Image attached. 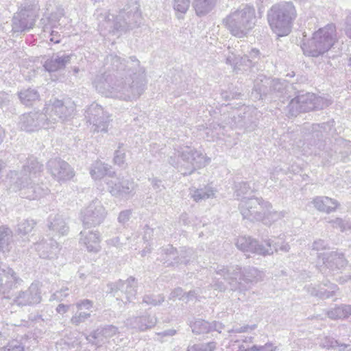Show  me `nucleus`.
I'll list each match as a JSON object with an SVG mask.
<instances>
[{"label":"nucleus","instance_id":"obj_1","mask_svg":"<svg viewBox=\"0 0 351 351\" xmlns=\"http://www.w3.org/2000/svg\"><path fill=\"white\" fill-rule=\"evenodd\" d=\"M107 70L97 74L93 85L106 97L132 101L138 99L145 89V69L134 56L128 60L110 54L106 57Z\"/></svg>","mask_w":351,"mask_h":351},{"label":"nucleus","instance_id":"obj_2","mask_svg":"<svg viewBox=\"0 0 351 351\" xmlns=\"http://www.w3.org/2000/svg\"><path fill=\"white\" fill-rule=\"evenodd\" d=\"M42 165L36 158H28L20 173L15 171H10L8 173V178L12 183L11 187L15 191H19L23 197L29 199H36L45 196L49 193L48 188L35 183V180L40 175Z\"/></svg>","mask_w":351,"mask_h":351},{"label":"nucleus","instance_id":"obj_3","mask_svg":"<svg viewBox=\"0 0 351 351\" xmlns=\"http://www.w3.org/2000/svg\"><path fill=\"white\" fill-rule=\"evenodd\" d=\"M119 11L115 13L100 12L97 10V19L99 26L108 29L110 32H125L129 29L138 27L142 21L140 5L136 1H125L119 5Z\"/></svg>","mask_w":351,"mask_h":351},{"label":"nucleus","instance_id":"obj_4","mask_svg":"<svg viewBox=\"0 0 351 351\" xmlns=\"http://www.w3.org/2000/svg\"><path fill=\"white\" fill-rule=\"evenodd\" d=\"M297 18V10L291 1L273 5L267 13V19L271 31L278 37L288 36L292 31Z\"/></svg>","mask_w":351,"mask_h":351},{"label":"nucleus","instance_id":"obj_5","mask_svg":"<svg viewBox=\"0 0 351 351\" xmlns=\"http://www.w3.org/2000/svg\"><path fill=\"white\" fill-rule=\"evenodd\" d=\"M215 271L217 274L223 277L232 290L247 289L252 285L261 281L264 278L263 272L255 267H247L241 270L238 265L228 267L218 265L215 268Z\"/></svg>","mask_w":351,"mask_h":351},{"label":"nucleus","instance_id":"obj_6","mask_svg":"<svg viewBox=\"0 0 351 351\" xmlns=\"http://www.w3.org/2000/svg\"><path fill=\"white\" fill-rule=\"evenodd\" d=\"M230 34L237 38L246 36L256 25V12L252 6L245 5L232 10L223 20Z\"/></svg>","mask_w":351,"mask_h":351},{"label":"nucleus","instance_id":"obj_7","mask_svg":"<svg viewBox=\"0 0 351 351\" xmlns=\"http://www.w3.org/2000/svg\"><path fill=\"white\" fill-rule=\"evenodd\" d=\"M209 162L210 158H207L201 152L188 145L180 147L174 156H170L169 160V162L179 169L184 176L191 174L196 169L204 167Z\"/></svg>","mask_w":351,"mask_h":351},{"label":"nucleus","instance_id":"obj_8","mask_svg":"<svg viewBox=\"0 0 351 351\" xmlns=\"http://www.w3.org/2000/svg\"><path fill=\"white\" fill-rule=\"evenodd\" d=\"M337 31L334 24H328L314 32L312 38L304 42L302 49L306 56L318 57L327 52L337 42Z\"/></svg>","mask_w":351,"mask_h":351},{"label":"nucleus","instance_id":"obj_9","mask_svg":"<svg viewBox=\"0 0 351 351\" xmlns=\"http://www.w3.org/2000/svg\"><path fill=\"white\" fill-rule=\"evenodd\" d=\"M40 6L36 0H27L21 3L12 17V32L21 33L32 29L38 16Z\"/></svg>","mask_w":351,"mask_h":351},{"label":"nucleus","instance_id":"obj_10","mask_svg":"<svg viewBox=\"0 0 351 351\" xmlns=\"http://www.w3.org/2000/svg\"><path fill=\"white\" fill-rule=\"evenodd\" d=\"M40 6L36 0H27L21 3L12 17V32L21 33L32 29L38 16Z\"/></svg>","mask_w":351,"mask_h":351},{"label":"nucleus","instance_id":"obj_11","mask_svg":"<svg viewBox=\"0 0 351 351\" xmlns=\"http://www.w3.org/2000/svg\"><path fill=\"white\" fill-rule=\"evenodd\" d=\"M270 207L271 204L269 202L258 197L244 199L239 204L243 217L252 221H260L263 219V215Z\"/></svg>","mask_w":351,"mask_h":351},{"label":"nucleus","instance_id":"obj_12","mask_svg":"<svg viewBox=\"0 0 351 351\" xmlns=\"http://www.w3.org/2000/svg\"><path fill=\"white\" fill-rule=\"evenodd\" d=\"M56 118H48L45 111L43 112H30L20 117L19 125L21 130L27 132L36 131L40 128L48 129L53 128Z\"/></svg>","mask_w":351,"mask_h":351},{"label":"nucleus","instance_id":"obj_13","mask_svg":"<svg viewBox=\"0 0 351 351\" xmlns=\"http://www.w3.org/2000/svg\"><path fill=\"white\" fill-rule=\"evenodd\" d=\"M105 182L108 192L114 197L128 200L136 193V184L132 179L106 178Z\"/></svg>","mask_w":351,"mask_h":351},{"label":"nucleus","instance_id":"obj_14","mask_svg":"<svg viewBox=\"0 0 351 351\" xmlns=\"http://www.w3.org/2000/svg\"><path fill=\"white\" fill-rule=\"evenodd\" d=\"M235 245L239 250L246 254L265 256L274 253L270 239L265 240L264 243H261L251 237L241 236L237 239Z\"/></svg>","mask_w":351,"mask_h":351},{"label":"nucleus","instance_id":"obj_15","mask_svg":"<svg viewBox=\"0 0 351 351\" xmlns=\"http://www.w3.org/2000/svg\"><path fill=\"white\" fill-rule=\"evenodd\" d=\"M86 118L93 132L106 133L111 121L110 114L97 104H92L86 110Z\"/></svg>","mask_w":351,"mask_h":351},{"label":"nucleus","instance_id":"obj_16","mask_svg":"<svg viewBox=\"0 0 351 351\" xmlns=\"http://www.w3.org/2000/svg\"><path fill=\"white\" fill-rule=\"evenodd\" d=\"M44 111H45L48 118H50V115L56 118V122L58 119L66 121L71 119L75 115V104L69 98L63 100L55 99L51 104L46 105Z\"/></svg>","mask_w":351,"mask_h":351},{"label":"nucleus","instance_id":"obj_17","mask_svg":"<svg viewBox=\"0 0 351 351\" xmlns=\"http://www.w3.org/2000/svg\"><path fill=\"white\" fill-rule=\"evenodd\" d=\"M107 215V211L98 199L90 202L81 212V219L84 226L90 228L101 223Z\"/></svg>","mask_w":351,"mask_h":351},{"label":"nucleus","instance_id":"obj_18","mask_svg":"<svg viewBox=\"0 0 351 351\" xmlns=\"http://www.w3.org/2000/svg\"><path fill=\"white\" fill-rule=\"evenodd\" d=\"M41 292L38 282H33L25 291L18 292L12 304L18 306H32L41 302Z\"/></svg>","mask_w":351,"mask_h":351},{"label":"nucleus","instance_id":"obj_19","mask_svg":"<svg viewBox=\"0 0 351 351\" xmlns=\"http://www.w3.org/2000/svg\"><path fill=\"white\" fill-rule=\"evenodd\" d=\"M22 283L23 280L11 267L5 265H0V294L8 293Z\"/></svg>","mask_w":351,"mask_h":351},{"label":"nucleus","instance_id":"obj_20","mask_svg":"<svg viewBox=\"0 0 351 351\" xmlns=\"http://www.w3.org/2000/svg\"><path fill=\"white\" fill-rule=\"evenodd\" d=\"M47 168L52 176L58 181H66L74 176V171L65 161L60 158L51 159Z\"/></svg>","mask_w":351,"mask_h":351},{"label":"nucleus","instance_id":"obj_21","mask_svg":"<svg viewBox=\"0 0 351 351\" xmlns=\"http://www.w3.org/2000/svg\"><path fill=\"white\" fill-rule=\"evenodd\" d=\"M260 55L258 49L252 48L247 54H245L242 57L237 56L232 53L231 55L226 57V64L232 66L234 69L240 70V66H241L246 67L243 68V69H246L254 66V64L259 60Z\"/></svg>","mask_w":351,"mask_h":351},{"label":"nucleus","instance_id":"obj_22","mask_svg":"<svg viewBox=\"0 0 351 351\" xmlns=\"http://www.w3.org/2000/svg\"><path fill=\"white\" fill-rule=\"evenodd\" d=\"M157 323V317L154 315L145 313L141 315L130 317L125 321L127 328L138 332H145L154 328Z\"/></svg>","mask_w":351,"mask_h":351},{"label":"nucleus","instance_id":"obj_23","mask_svg":"<svg viewBox=\"0 0 351 351\" xmlns=\"http://www.w3.org/2000/svg\"><path fill=\"white\" fill-rule=\"evenodd\" d=\"M315 95L311 93L299 95L292 99L288 105L289 112L295 115L299 112H306L315 109L313 99Z\"/></svg>","mask_w":351,"mask_h":351},{"label":"nucleus","instance_id":"obj_24","mask_svg":"<svg viewBox=\"0 0 351 351\" xmlns=\"http://www.w3.org/2000/svg\"><path fill=\"white\" fill-rule=\"evenodd\" d=\"M101 236L98 231L82 230L80 233L79 243L88 252L97 253L101 249Z\"/></svg>","mask_w":351,"mask_h":351},{"label":"nucleus","instance_id":"obj_25","mask_svg":"<svg viewBox=\"0 0 351 351\" xmlns=\"http://www.w3.org/2000/svg\"><path fill=\"white\" fill-rule=\"evenodd\" d=\"M306 289L309 294L322 300L332 297L339 290L337 285L330 283L328 281L324 282L317 285H310L306 287Z\"/></svg>","mask_w":351,"mask_h":351},{"label":"nucleus","instance_id":"obj_26","mask_svg":"<svg viewBox=\"0 0 351 351\" xmlns=\"http://www.w3.org/2000/svg\"><path fill=\"white\" fill-rule=\"evenodd\" d=\"M111 291L117 293L120 291L125 295V303L131 302L136 295V282L134 278L130 277L125 281L119 280L112 285Z\"/></svg>","mask_w":351,"mask_h":351},{"label":"nucleus","instance_id":"obj_27","mask_svg":"<svg viewBox=\"0 0 351 351\" xmlns=\"http://www.w3.org/2000/svg\"><path fill=\"white\" fill-rule=\"evenodd\" d=\"M35 250L39 256L45 259H54L60 252L58 243L53 239L43 240L35 244Z\"/></svg>","mask_w":351,"mask_h":351},{"label":"nucleus","instance_id":"obj_28","mask_svg":"<svg viewBox=\"0 0 351 351\" xmlns=\"http://www.w3.org/2000/svg\"><path fill=\"white\" fill-rule=\"evenodd\" d=\"M317 257L319 260H322V263L325 265L326 267L332 270L335 269H343L348 263L343 254L336 251L324 254L319 253Z\"/></svg>","mask_w":351,"mask_h":351},{"label":"nucleus","instance_id":"obj_29","mask_svg":"<svg viewBox=\"0 0 351 351\" xmlns=\"http://www.w3.org/2000/svg\"><path fill=\"white\" fill-rule=\"evenodd\" d=\"M49 234L53 237H60L67 233L69 227L61 215L51 214L47 220Z\"/></svg>","mask_w":351,"mask_h":351},{"label":"nucleus","instance_id":"obj_30","mask_svg":"<svg viewBox=\"0 0 351 351\" xmlns=\"http://www.w3.org/2000/svg\"><path fill=\"white\" fill-rule=\"evenodd\" d=\"M71 55L66 53L53 54L50 58L47 59L45 64V69L49 72H55L65 68L70 63Z\"/></svg>","mask_w":351,"mask_h":351},{"label":"nucleus","instance_id":"obj_31","mask_svg":"<svg viewBox=\"0 0 351 351\" xmlns=\"http://www.w3.org/2000/svg\"><path fill=\"white\" fill-rule=\"evenodd\" d=\"M312 204L317 210L328 214L335 212L340 206L337 200L327 196H317Z\"/></svg>","mask_w":351,"mask_h":351},{"label":"nucleus","instance_id":"obj_32","mask_svg":"<svg viewBox=\"0 0 351 351\" xmlns=\"http://www.w3.org/2000/svg\"><path fill=\"white\" fill-rule=\"evenodd\" d=\"M118 333V328L112 325H107L103 328H97L86 339L92 343L97 344L104 339L111 338Z\"/></svg>","mask_w":351,"mask_h":351},{"label":"nucleus","instance_id":"obj_33","mask_svg":"<svg viewBox=\"0 0 351 351\" xmlns=\"http://www.w3.org/2000/svg\"><path fill=\"white\" fill-rule=\"evenodd\" d=\"M318 150H315V155H319L323 160V163L332 164L337 162L339 159V156L337 154L336 150H333L332 148L327 147L324 142H319L317 144Z\"/></svg>","mask_w":351,"mask_h":351},{"label":"nucleus","instance_id":"obj_34","mask_svg":"<svg viewBox=\"0 0 351 351\" xmlns=\"http://www.w3.org/2000/svg\"><path fill=\"white\" fill-rule=\"evenodd\" d=\"M217 0H193V7L198 16H203L210 12L217 4Z\"/></svg>","mask_w":351,"mask_h":351},{"label":"nucleus","instance_id":"obj_35","mask_svg":"<svg viewBox=\"0 0 351 351\" xmlns=\"http://www.w3.org/2000/svg\"><path fill=\"white\" fill-rule=\"evenodd\" d=\"M274 89H277L276 86L280 84L279 80H274L271 81L269 79L267 78L265 76L261 75L259 76L254 82V90L260 95V97L262 95H266L267 92V86L271 84Z\"/></svg>","mask_w":351,"mask_h":351},{"label":"nucleus","instance_id":"obj_36","mask_svg":"<svg viewBox=\"0 0 351 351\" xmlns=\"http://www.w3.org/2000/svg\"><path fill=\"white\" fill-rule=\"evenodd\" d=\"M216 190L210 185H207L201 189H191L190 195L195 202L203 199L213 198L215 197Z\"/></svg>","mask_w":351,"mask_h":351},{"label":"nucleus","instance_id":"obj_37","mask_svg":"<svg viewBox=\"0 0 351 351\" xmlns=\"http://www.w3.org/2000/svg\"><path fill=\"white\" fill-rule=\"evenodd\" d=\"M160 254V261L162 262L163 264H166L167 266L178 264L176 263V261H178V253L172 245H168L161 249Z\"/></svg>","mask_w":351,"mask_h":351},{"label":"nucleus","instance_id":"obj_38","mask_svg":"<svg viewBox=\"0 0 351 351\" xmlns=\"http://www.w3.org/2000/svg\"><path fill=\"white\" fill-rule=\"evenodd\" d=\"M326 314L331 319H345L351 315V305L341 304L327 311Z\"/></svg>","mask_w":351,"mask_h":351},{"label":"nucleus","instance_id":"obj_39","mask_svg":"<svg viewBox=\"0 0 351 351\" xmlns=\"http://www.w3.org/2000/svg\"><path fill=\"white\" fill-rule=\"evenodd\" d=\"M18 95L21 102L25 106H32L40 97L38 92L32 88L20 90Z\"/></svg>","mask_w":351,"mask_h":351},{"label":"nucleus","instance_id":"obj_40","mask_svg":"<svg viewBox=\"0 0 351 351\" xmlns=\"http://www.w3.org/2000/svg\"><path fill=\"white\" fill-rule=\"evenodd\" d=\"M235 195L238 199L243 200L244 199H250L254 197L252 195L254 193L255 189H252L248 182H242L236 185Z\"/></svg>","mask_w":351,"mask_h":351},{"label":"nucleus","instance_id":"obj_41","mask_svg":"<svg viewBox=\"0 0 351 351\" xmlns=\"http://www.w3.org/2000/svg\"><path fill=\"white\" fill-rule=\"evenodd\" d=\"M200 128V126H199ZM204 130V127L201 125ZM223 128L217 123H212L208 127L205 128V136L208 141H214L219 138L220 135L223 134Z\"/></svg>","mask_w":351,"mask_h":351},{"label":"nucleus","instance_id":"obj_42","mask_svg":"<svg viewBox=\"0 0 351 351\" xmlns=\"http://www.w3.org/2000/svg\"><path fill=\"white\" fill-rule=\"evenodd\" d=\"M271 209L272 206L271 205V207L263 215V219H261L260 221H262L265 225L270 226L272 223L284 218L287 215V213L284 210L275 211Z\"/></svg>","mask_w":351,"mask_h":351},{"label":"nucleus","instance_id":"obj_43","mask_svg":"<svg viewBox=\"0 0 351 351\" xmlns=\"http://www.w3.org/2000/svg\"><path fill=\"white\" fill-rule=\"evenodd\" d=\"M108 170L107 165L101 161H96L92 165L90 173L94 180H98L106 175Z\"/></svg>","mask_w":351,"mask_h":351},{"label":"nucleus","instance_id":"obj_44","mask_svg":"<svg viewBox=\"0 0 351 351\" xmlns=\"http://www.w3.org/2000/svg\"><path fill=\"white\" fill-rule=\"evenodd\" d=\"M12 237V230L7 226H0V250H4L10 244Z\"/></svg>","mask_w":351,"mask_h":351},{"label":"nucleus","instance_id":"obj_45","mask_svg":"<svg viewBox=\"0 0 351 351\" xmlns=\"http://www.w3.org/2000/svg\"><path fill=\"white\" fill-rule=\"evenodd\" d=\"M192 331L196 334L206 333L212 330L211 324L203 319H197L191 325Z\"/></svg>","mask_w":351,"mask_h":351},{"label":"nucleus","instance_id":"obj_46","mask_svg":"<svg viewBox=\"0 0 351 351\" xmlns=\"http://www.w3.org/2000/svg\"><path fill=\"white\" fill-rule=\"evenodd\" d=\"M178 261H176L178 264H188L192 259L195 258L194 251L191 248L182 247L180 249L178 255Z\"/></svg>","mask_w":351,"mask_h":351},{"label":"nucleus","instance_id":"obj_47","mask_svg":"<svg viewBox=\"0 0 351 351\" xmlns=\"http://www.w3.org/2000/svg\"><path fill=\"white\" fill-rule=\"evenodd\" d=\"M35 224L33 219H23L19 223L17 230L23 234H28L33 230Z\"/></svg>","mask_w":351,"mask_h":351},{"label":"nucleus","instance_id":"obj_48","mask_svg":"<svg viewBox=\"0 0 351 351\" xmlns=\"http://www.w3.org/2000/svg\"><path fill=\"white\" fill-rule=\"evenodd\" d=\"M191 0H173L174 10L180 14H185L190 7Z\"/></svg>","mask_w":351,"mask_h":351},{"label":"nucleus","instance_id":"obj_49","mask_svg":"<svg viewBox=\"0 0 351 351\" xmlns=\"http://www.w3.org/2000/svg\"><path fill=\"white\" fill-rule=\"evenodd\" d=\"M165 298L162 295H145L143 298V303L147 305L156 306L164 302Z\"/></svg>","mask_w":351,"mask_h":351},{"label":"nucleus","instance_id":"obj_50","mask_svg":"<svg viewBox=\"0 0 351 351\" xmlns=\"http://www.w3.org/2000/svg\"><path fill=\"white\" fill-rule=\"evenodd\" d=\"M1 351H25V346L17 339H12L1 349Z\"/></svg>","mask_w":351,"mask_h":351},{"label":"nucleus","instance_id":"obj_51","mask_svg":"<svg viewBox=\"0 0 351 351\" xmlns=\"http://www.w3.org/2000/svg\"><path fill=\"white\" fill-rule=\"evenodd\" d=\"M315 99H313V105L315 106L314 110H321L328 107L332 104V101L330 99H327L323 97L316 96L315 95Z\"/></svg>","mask_w":351,"mask_h":351},{"label":"nucleus","instance_id":"obj_52","mask_svg":"<svg viewBox=\"0 0 351 351\" xmlns=\"http://www.w3.org/2000/svg\"><path fill=\"white\" fill-rule=\"evenodd\" d=\"M319 346L323 348L331 349L337 347L339 342L333 337L325 336L321 339Z\"/></svg>","mask_w":351,"mask_h":351},{"label":"nucleus","instance_id":"obj_53","mask_svg":"<svg viewBox=\"0 0 351 351\" xmlns=\"http://www.w3.org/2000/svg\"><path fill=\"white\" fill-rule=\"evenodd\" d=\"M337 143L346 149L343 152H339L341 160L345 161L346 158L351 154V141L339 139L337 141Z\"/></svg>","mask_w":351,"mask_h":351},{"label":"nucleus","instance_id":"obj_54","mask_svg":"<svg viewBox=\"0 0 351 351\" xmlns=\"http://www.w3.org/2000/svg\"><path fill=\"white\" fill-rule=\"evenodd\" d=\"M64 15V10L61 7H58L56 11L52 12L49 16V21L52 27H55L56 23Z\"/></svg>","mask_w":351,"mask_h":351},{"label":"nucleus","instance_id":"obj_55","mask_svg":"<svg viewBox=\"0 0 351 351\" xmlns=\"http://www.w3.org/2000/svg\"><path fill=\"white\" fill-rule=\"evenodd\" d=\"M90 317V313L85 312L76 313L71 319V322L76 326L84 322Z\"/></svg>","mask_w":351,"mask_h":351},{"label":"nucleus","instance_id":"obj_56","mask_svg":"<svg viewBox=\"0 0 351 351\" xmlns=\"http://www.w3.org/2000/svg\"><path fill=\"white\" fill-rule=\"evenodd\" d=\"M75 305L78 311H82L83 309L89 310L93 307V302L90 300L84 299L78 301Z\"/></svg>","mask_w":351,"mask_h":351},{"label":"nucleus","instance_id":"obj_57","mask_svg":"<svg viewBox=\"0 0 351 351\" xmlns=\"http://www.w3.org/2000/svg\"><path fill=\"white\" fill-rule=\"evenodd\" d=\"M69 295V289L65 288L55 292L50 298V300H62Z\"/></svg>","mask_w":351,"mask_h":351},{"label":"nucleus","instance_id":"obj_58","mask_svg":"<svg viewBox=\"0 0 351 351\" xmlns=\"http://www.w3.org/2000/svg\"><path fill=\"white\" fill-rule=\"evenodd\" d=\"M122 144H119V149L115 152L114 161L118 165H122L125 162V154L120 150Z\"/></svg>","mask_w":351,"mask_h":351},{"label":"nucleus","instance_id":"obj_59","mask_svg":"<svg viewBox=\"0 0 351 351\" xmlns=\"http://www.w3.org/2000/svg\"><path fill=\"white\" fill-rule=\"evenodd\" d=\"M256 328V325H255V324L254 325H252V326L245 325V326H241V327L236 326V327H234L232 330H228V332L229 333H231V332H237V333L245 332H247L248 330H254Z\"/></svg>","mask_w":351,"mask_h":351},{"label":"nucleus","instance_id":"obj_60","mask_svg":"<svg viewBox=\"0 0 351 351\" xmlns=\"http://www.w3.org/2000/svg\"><path fill=\"white\" fill-rule=\"evenodd\" d=\"M132 214L131 210H125L121 211L118 217V221L121 224H125L130 218Z\"/></svg>","mask_w":351,"mask_h":351},{"label":"nucleus","instance_id":"obj_61","mask_svg":"<svg viewBox=\"0 0 351 351\" xmlns=\"http://www.w3.org/2000/svg\"><path fill=\"white\" fill-rule=\"evenodd\" d=\"M327 243L322 239H317L312 244V250L319 251L326 249Z\"/></svg>","mask_w":351,"mask_h":351},{"label":"nucleus","instance_id":"obj_62","mask_svg":"<svg viewBox=\"0 0 351 351\" xmlns=\"http://www.w3.org/2000/svg\"><path fill=\"white\" fill-rule=\"evenodd\" d=\"M184 293L182 288L178 287L171 291L169 295L170 300H175L176 298L181 299L184 295Z\"/></svg>","mask_w":351,"mask_h":351},{"label":"nucleus","instance_id":"obj_63","mask_svg":"<svg viewBox=\"0 0 351 351\" xmlns=\"http://www.w3.org/2000/svg\"><path fill=\"white\" fill-rule=\"evenodd\" d=\"M273 251L278 252V250H280L284 252H288L290 250V245L288 243L283 242L280 245H278V243H276L274 245Z\"/></svg>","mask_w":351,"mask_h":351},{"label":"nucleus","instance_id":"obj_64","mask_svg":"<svg viewBox=\"0 0 351 351\" xmlns=\"http://www.w3.org/2000/svg\"><path fill=\"white\" fill-rule=\"evenodd\" d=\"M346 26L345 28V32L346 36L351 39V13L346 19Z\"/></svg>","mask_w":351,"mask_h":351}]
</instances>
